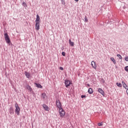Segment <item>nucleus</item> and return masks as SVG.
<instances>
[{"label": "nucleus", "mask_w": 128, "mask_h": 128, "mask_svg": "<svg viewBox=\"0 0 128 128\" xmlns=\"http://www.w3.org/2000/svg\"><path fill=\"white\" fill-rule=\"evenodd\" d=\"M4 36L6 44H8L9 46H12V44L10 42V36H8V32L4 33Z\"/></svg>", "instance_id": "f257e3e1"}, {"label": "nucleus", "mask_w": 128, "mask_h": 128, "mask_svg": "<svg viewBox=\"0 0 128 128\" xmlns=\"http://www.w3.org/2000/svg\"><path fill=\"white\" fill-rule=\"evenodd\" d=\"M15 113L17 116H20V106H18V103H16L15 104Z\"/></svg>", "instance_id": "f03ea898"}, {"label": "nucleus", "mask_w": 128, "mask_h": 128, "mask_svg": "<svg viewBox=\"0 0 128 128\" xmlns=\"http://www.w3.org/2000/svg\"><path fill=\"white\" fill-rule=\"evenodd\" d=\"M56 106L58 110H62V105L59 100L56 99Z\"/></svg>", "instance_id": "7ed1b4c3"}, {"label": "nucleus", "mask_w": 128, "mask_h": 128, "mask_svg": "<svg viewBox=\"0 0 128 128\" xmlns=\"http://www.w3.org/2000/svg\"><path fill=\"white\" fill-rule=\"evenodd\" d=\"M64 84H65L66 88H68V86H70V84H72V82H70L69 80H65Z\"/></svg>", "instance_id": "20e7f679"}, {"label": "nucleus", "mask_w": 128, "mask_h": 128, "mask_svg": "<svg viewBox=\"0 0 128 128\" xmlns=\"http://www.w3.org/2000/svg\"><path fill=\"white\" fill-rule=\"evenodd\" d=\"M59 113L60 118L64 116V115L66 114V112L62 108V109H59Z\"/></svg>", "instance_id": "39448f33"}, {"label": "nucleus", "mask_w": 128, "mask_h": 128, "mask_svg": "<svg viewBox=\"0 0 128 128\" xmlns=\"http://www.w3.org/2000/svg\"><path fill=\"white\" fill-rule=\"evenodd\" d=\"M98 92H99L100 94L103 96H105L106 94H104V90H102V89L98 88Z\"/></svg>", "instance_id": "423d86ee"}, {"label": "nucleus", "mask_w": 128, "mask_h": 128, "mask_svg": "<svg viewBox=\"0 0 128 128\" xmlns=\"http://www.w3.org/2000/svg\"><path fill=\"white\" fill-rule=\"evenodd\" d=\"M42 108L45 110H46L47 112H50V108H48L46 104H42Z\"/></svg>", "instance_id": "0eeeda50"}, {"label": "nucleus", "mask_w": 128, "mask_h": 128, "mask_svg": "<svg viewBox=\"0 0 128 128\" xmlns=\"http://www.w3.org/2000/svg\"><path fill=\"white\" fill-rule=\"evenodd\" d=\"M9 112L10 114H14V107L12 106H10L9 108Z\"/></svg>", "instance_id": "6e6552de"}, {"label": "nucleus", "mask_w": 128, "mask_h": 128, "mask_svg": "<svg viewBox=\"0 0 128 128\" xmlns=\"http://www.w3.org/2000/svg\"><path fill=\"white\" fill-rule=\"evenodd\" d=\"M91 65L93 68H94V70H96V62H94V61H92L91 62Z\"/></svg>", "instance_id": "1a4fd4ad"}, {"label": "nucleus", "mask_w": 128, "mask_h": 128, "mask_svg": "<svg viewBox=\"0 0 128 128\" xmlns=\"http://www.w3.org/2000/svg\"><path fill=\"white\" fill-rule=\"evenodd\" d=\"M34 84H35L36 88H42V86L39 83L35 82V83H34Z\"/></svg>", "instance_id": "9d476101"}, {"label": "nucleus", "mask_w": 128, "mask_h": 128, "mask_svg": "<svg viewBox=\"0 0 128 128\" xmlns=\"http://www.w3.org/2000/svg\"><path fill=\"white\" fill-rule=\"evenodd\" d=\"M24 74H25L27 78H30V72H28L26 71H25Z\"/></svg>", "instance_id": "9b49d317"}, {"label": "nucleus", "mask_w": 128, "mask_h": 128, "mask_svg": "<svg viewBox=\"0 0 128 128\" xmlns=\"http://www.w3.org/2000/svg\"><path fill=\"white\" fill-rule=\"evenodd\" d=\"M26 88L30 92H32V87H30V86H29L28 84H26Z\"/></svg>", "instance_id": "f8f14e48"}, {"label": "nucleus", "mask_w": 128, "mask_h": 128, "mask_svg": "<svg viewBox=\"0 0 128 128\" xmlns=\"http://www.w3.org/2000/svg\"><path fill=\"white\" fill-rule=\"evenodd\" d=\"M35 28L36 30H40V22H36Z\"/></svg>", "instance_id": "ddd939ff"}, {"label": "nucleus", "mask_w": 128, "mask_h": 128, "mask_svg": "<svg viewBox=\"0 0 128 128\" xmlns=\"http://www.w3.org/2000/svg\"><path fill=\"white\" fill-rule=\"evenodd\" d=\"M122 84H123V87H124L126 90H128V85H126V83L124 81L122 82Z\"/></svg>", "instance_id": "4468645a"}, {"label": "nucleus", "mask_w": 128, "mask_h": 128, "mask_svg": "<svg viewBox=\"0 0 128 128\" xmlns=\"http://www.w3.org/2000/svg\"><path fill=\"white\" fill-rule=\"evenodd\" d=\"M40 16H38V14H36V22H39L40 23Z\"/></svg>", "instance_id": "2eb2a0df"}, {"label": "nucleus", "mask_w": 128, "mask_h": 128, "mask_svg": "<svg viewBox=\"0 0 128 128\" xmlns=\"http://www.w3.org/2000/svg\"><path fill=\"white\" fill-rule=\"evenodd\" d=\"M88 92L90 94H92V92H94V90H92V88H89L88 90Z\"/></svg>", "instance_id": "dca6fc26"}, {"label": "nucleus", "mask_w": 128, "mask_h": 128, "mask_svg": "<svg viewBox=\"0 0 128 128\" xmlns=\"http://www.w3.org/2000/svg\"><path fill=\"white\" fill-rule=\"evenodd\" d=\"M69 44L71 46H74V42H72L70 39L69 40Z\"/></svg>", "instance_id": "f3484780"}, {"label": "nucleus", "mask_w": 128, "mask_h": 128, "mask_svg": "<svg viewBox=\"0 0 128 128\" xmlns=\"http://www.w3.org/2000/svg\"><path fill=\"white\" fill-rule=\"evenodd\" d=\"M42 100H44L46 98V92L42 93Z\"/></svg>", "instance_id": "a211bd4d"}, {"label": "nucleus", "mask_w": 128, "mask_h": 128, "mask_svg": "<svg viewBox=\"0 0 128 128\" xmlns=\"http://www.w3.org/2000/svg\"><path fill=\"white\" fill-rule=\"evenodd\" d=\"M110 60H111L112 62H113L114 64H116V61L114 60V57H111Z\"/></svg>", "instance_id": "6ab92c4d"}, {"label": "nucleus", "mask_w": 128, "mask_h": 128, "mask_svg": "<svg viewBox=\"0 0 128 128\" xmlns=\"http://www.w3.org/2000/svg\"><path fill=\"white\" fill-rule=\"evenodd\" d=\"M116 84L117 86H118V88H122V83L117 82V83H116Z\"/></svg>", "instance_id": "aec40b11"}, {"label": "nucleus", "mask_w": 128, "mask_h": 128, "mask_svg": "<svg viewBox=\"0 0 128 128\" xmlns=\"http://www.w3.org/2000/svg\"><path fill=\"white\" fill-rule=\"evenodd\" d=\"M22 6H24V8L28 6V5H26V3L25 2H23L22 3Z\"/></svg>", "instance_id": "412c9836"}, {"label": "nucleus", "mask_w": 128, "mask_h": 128, "mask_svg": "<svg viewBox=\"0 0 128 128\" xmlns=\"http://www.w3.org/2000/svg\"><path fill=\"white\" fill-rule=\"evenodd\" d=\"M117 56L118 57V58H120V60H122V55L118 54Z\"/></svg>", "instance_id": "4be33fe9"}, {"label": "nucleus", "mask_w": 128, "mask_h": 128, "mask_svg": "<svg viewBox=\"0 0 128 128\" xmlns=\"http://www.w3.org/2000/svg\"><path fill=\"white\" fill-rule=\"evenodd\" d=\"M124 69V70H126V72H128V66H125Z\"/></svg>", "instance_id": "5701e85b"}, {"label": "nucleus", "mask_w": 128, "mask_h": 128, "mask_svg": "<svg viewBox=\"0 0 128 128\" xmlns=\"http://www.w3.org/2000/svg\"><path fill=\"white\" fill-rule=\"evenodd\" d=\"M100 80L101 82H102V84H104L105 81H104V80L103 78H100Z\"/></svg>", "instance_id": "b1692460"}, {"label": "nucleus", "mask_w": 128, "mask_h": 128, "mask_svg": "<svg viewBox=\"0 0 128 128\" xmlns=\"http://www.w3.org/2000/svg\"><path fill=\"white\" fill-rule=\"evenodd\" d=\"M84 20H85V22H88V17H86V16H85Z\"/></svg>", "instance_id": "393cba45"}, {"label": "nucleus", "mask_w": 128, "mask_h": 128, "mask_svg": "<svg viewBox=\"0 0 128 128\" xmlns=\"http://www.w3.org/2000/svg\"><path fill=\"white\" fill-rule=\"evenodd\" d=\"M60 0L62 2V4L66 5V2H64V0Z\"/></svg>", "instance_id": "a878e982"}, {"label": "nucleus", "mask_w": 128, "mask_h": 128, "mask_svg": "<svg viewBox=\"0 0 128 128\" xmlns=\"http://www.w3.org/2000/svg\"><path fill=\"white\" fill-rule=\"evenodd\" d=\"M122 6H124L123 7H122V8H124V9L126 8V6H125L124 3H123V4H122Z\"/></svg>", "instance_id": "bb28decb"}, {"label": "nucleus", "mask_w": 128, "mask_h": 128, "mask_svg": "<svg viewBox=\"0 0 128 128\" xmlns=\"http://www.w3.org/2000/svg\"><path fill=\"white\" fill-rule=\"evenodd\" d=\"M81 98H86V95H82L81 96Z\"/></svg>", "instance_id": "cd10ccee"}, {"label": "nucleus", "mask_w": 128, "mask_h": 128, "mask_svg": "<svg viewBox=\"0 0 128 128\" xmlns=\"http://www.w3.org/2000/svg\"><path fill=\"white\" fill-rule=\"evenodd\" d=\"M98 126H102V122H99V123H98Z\"/></svg>", "instance_id": "c85d7f7f"}, {"label": "nucleus", "mask_w": 128, "mask_h": 128, "mask_svg": "<svg viewBox=\"0 0 128 128\" xmlns=\"http://www.w3.org/2000/svg\"><path fill=\"white\" fill-rule=\"evenodd\" d=\"M124 60L126 62H128V56H125Z\"/></svg>", "instance_id": "c756f323"}, {"label": "nucleus", "mask_w": 128, "mask_h": 128, "mask_svg": "<svg viewBox=\"0 0 128 128\" xmlns=\"http://www.w3.org/2000/svg\"><path fill=\"white\" fill-rule=\"evenodd\" d=\"M62 56H66V52H62Z\"/></svg>", "instance_id": "7c9ffc66"}, {"label": "nucleus", "mask_w": 128, "mask_h": 128, "mask_svg": "<svg viewBox=\"0 0 128 128\" xmlns=\"http://www.w3.org/2000/svg\"><path fill=\"white\" fill-rule=\"evenodd\" d=\"M59 68L60 70H64V68H62V66H60Z\"/></svg>", "instance_id": "2f4dec72"}, {"label": "nucleus", "mask_w": 128, "mask_h": 128, "mask_svg": "<svg viewBox=\"0 0 128 128\" xmlns=\"http://www.w3.org/2000/svg\"><path fill=\"white\" fill-rule=\"evenodd\" d=\"M86 88H90V85L89 84H86Z\"/></svg>", "instance_id": "473e14b6"}, {"label": "nucleus", "mask_w": 128, "mask_h": 128, "mask_svg": "<svg viewBox=\"0 0 128 128\" xmlns=\"http://www.w3.org/2000/svg\"><path fill=\"white\" fill-rule=\"evenodd\" d=\"M115 22H118H118H118V20H116Z\"/></svg>", "instance_id": "72a5a7b5"}, {"label": "nucleus", "mask_w": 128, "mask_h": 128, "mask_svg": "<svg viewBox=\"0 0 128 128\" xmlns=\"http://www.w3.org/2000/svg\"><path fill=\"white\" fill-rule=\"evenodd\" d=\"M62 50H64V47H62Z\"/></svg>", "instance_id": "f704fd0d"}, {"label": "nucleus", "mask_w": 128, "mask_h": 128, "mask_svg": "<svg viewBox=\"0 0 128 128\" xmlns=\"http://www.w3.org/2000/svg\"><path fill=\"white\" fill-rule=\"evenodd\" d=\"M75 2H78L79 0H74Z\"/></svg>", "instance_id": "c9c22d12"}, {"label": "nucleus", "mask_w": 128, "mask_h": 128, "mask_svg": "<svg viewBox=\"0 0 128 128\" xmlns=\"http://www.w3.org/2000/svg\"><path fill=\"white\" fill-rule=\"evenodd\" d=\"M124 86H126V85H124Z\"/></svg>", "instance_id": "e433bc0d"}]
</instances>
